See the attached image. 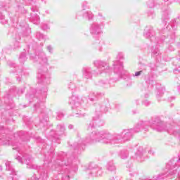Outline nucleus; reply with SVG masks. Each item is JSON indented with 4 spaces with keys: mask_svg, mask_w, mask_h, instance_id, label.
<instances>
[{
    "mask_svg": "<svg viewBox=\"0 0 180 180\" xmlns=\"http://www.w3.org/2000/svg\"><path fill=\"white\" fill-rule=\"evenodd\" d=\"M140 74H141V71L136 72L135 73V75H136V77H139V75H140Z\"/></svg>",
    "mask_w": 180,
    "mask_h": 180,
    "instance_id": "1",
    "label": "nucleus"
}]
</instances>
